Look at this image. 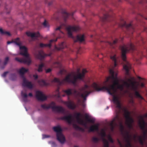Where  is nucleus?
I'll return each instance as SVG.
<instances>
[{"instance_id": "51", "label": "nucleus", "mask_w": 147, "mask_h": 147, "mask_svg": "<svg viewBox=\"0 0 147 147\" xmlns=\"http://www.w3.org/2000/svg\"><path fill=\"white\" fill-rule=\"evenodd\" d=\"M42 137L43 138H45L50 137V136L46 135H42Z\"/></svg>"}, {"instance_id": "43", "label": "nucleus", "mask_w": 147, "mask_h": 147, "mask_svg": "<svg viewBox=\"0 0 147 147\" xmlns=\"http://www.w3.org/2000/svg\"><path fill=\"white\" fill-rule=\"evenodd\" d=\"M116 91L117 89H119L121 90H122L123 89V87L122 85L120 84H119L116 87Z\"/></svg>"}, {"instance_id": "44", "label": "nucleus", "mask_w": 147, "mask_h": 147, "mask_svg": "<svg viewBox=\"0 0 147 147\" xmlns=\"http://www.w3.org/2000/svg\"><path fill=\"white\" fill-rule=\"evenodd\" d=\"M92 140L94 142L97 143L99 141V140L97 138L94 137L92 138Z\"/></svg>"}, {"instance_id": "35", "label": "nucleus", "mask_w": 147, "mask_h": 147, "mask_svg": "<svg viewBox=\"0 0 147 147\" xmlns=\"http://www.w3.org/2000/svg\"><path fill=\"white\" fill-rule=\"evenodd\" d=\"M72 91V89H68L66 90H63V91L65 93L67 96H69L73 94V92Z\"/></svg>"}, {"instance_id": "50", "label": "nucleus", "mask_w": 147, "mask_h": 147, "mask_svg": "<svg viewBox=\"0 0 147 147\" xmlns=\"http://www.w3.org/2000/svg\"><path fill=\"white\" fill-rule=\"evenodd\" d=\"M101 136L103 137H104L106 136V134L105 132L103 131L101 133Z\"/></svg>"}, {"instance_id": "3", "label": "nucleus", "mask_w": 147, "mask_h": 147, "mask_svg": "<svg viewBox=\"0 0 147 147\" xmlns=\"http://www.w3.org/2000/svg\"><path fill=\"white\" fill-rule=\"evenodd\" d=\"M12 42L14 43L20 47V54L25 57L23 58L16 57L15 59V60L21 63L29 65L31 63V61L27 53V48L25 46H21V43L20 42V38H16L14 41H8L7 43V44H9Z\"/></svg>"}, {"instance_id": "11", "label": "nucleus", "mask_w": 147, "mask_h": 147, "mask_svg": "<svg viewBox=\"0 0 147 147\" xmlns=\"http://www.w3.org/2000/svg\"><path fill=\"white\" fill-rule=\"evenodd\" d=\"M48 106L49 109L51 108L54 111L63 114H66L65 109L61 106H56L55 103L54 102H52Z\"/></svg>"}, {"instance_id": "32", "label": "nucleus", "mask_w": 147, "mask_h": 147, "mask_svg": "<svg viewBox=\"0 0 147 147\" xmlns=\"http://www.w3.org/2000/svg\"><path fill=\"white\" fill-rule=\"evenodd\" d=\"M0 33L2 35H5L8 36H11V34L9 32L3 30L1 28H0Z\"/></svg>"}, {"instance_id": "46", "label": "nucleus", "mask_w": 147, "mask_h": 147, "mask_svg": "<svg viewBox=\"0 0 147 147\" xmlns=\"http://www.w3.org/2000/svg\"><path fill=\"white\" fill-rule=\"evenodd\" d=\"M42 25L45 27H48V24L46 20H45L44 22L43 23Z\"/></svg>"}, {"instance_id": "49", "label": "nucleus", "mask_w": 147, "mask_h": 147, "mask_svg": "<svg viewBox=\"0 0 147 147\" xmlns=\"http://www.w3.org/2000/svg\"><path fill=\"white\" fill-rule=\"evenodd\" d=\"M8 73V71L5 72L3 74H2L1 76L3 77H5L6 76L7 74Z\"/></svg>"}, {"instance_id": "15", "label": "nucleus", "mask_w": 147, "mask_h": 147, "mask_svg": "<svg viewBox=\"0 0 147 147\" xmlns=\"http://www.w3.org/2000/svg\"><path fill=\"white\" fill-rule=\"evenodd\" d=\"M131 136L129 132L126 131L124 133V138L126 143V147H131V144L130 142Z\"/></svg>"}, {"instance_id": "38", "label": "nucleus", "mask_w": 147, "mask_h": 147, "mask_svg": "<svg viewBox=\"0 0 147 147\" xmlns=\"http://www.w3.org/2000/svg\"><path fill=\"white\" fill-rule=\"evenodd\" d=\"M102 141L104 143V147H109V142L106 139L103 138L102 139Z\"/></svg>"}, {"instance_id": "47", "label": "nucleus", "mask_w": 147, "mask_h": 147, "mask_svg": "<svg viewBox=\"0 0 147 147\" xmlns=\"http://www.w3.org/2000/svg\"><path fill=\"white\" fill-rule=\"evenodd\" d=\"M142 137L144 139V140L147 137V134L146 133V132L144 131L143 135Z\"/></svg>"}, {"instance_id": "28", "label": "nucleus", "mask_w": 147, "mask_h": 147, "mask_svg": "<svg viewBox=\"0 0 147 147\" xmlns=\"http://www.w3.org/2000/svg\"><path fill=\"white\" fill-rule=\"evenodd\" d=\"M121 26L122 27H125L128 30H129V29L130 28L133 29L132 26L131 24H127L124 21H123V23L121 24Z\"/></svg>"}, {"instance_id": "36", "label": "nucleus", "mask_w": 147, "mask_h": 147, "mask_svg": "<svg viewBox=\"0 0 147 147\" xmlns=\"http://www.w3.org/2000/svg\"><path fill=\"white\" fill-rule=\"evenodd\" d=\"M44 67V63H42L39 64L38 66L37 71L39 72H40L42 71L43 70V68Z\"/></svg>"}, {"instance_id": "10", "label": "nucleus", "mask_w": 147, "mask_h": 147, "mask_svg": "<svg viewBox=\"0 0 147 147\" xmlns=\"http://www.w3.org/2000/svg\"><path fill=\"white\" fill-rule=\"evenodd\" d=\"M61 28V26H59L56 29V30H58V32L59 33V35H60V37H58V38H56L55 39H52L50 40L49 43V44H45L43 43H40L39 44V47L41 48H42L44 47H48L49 48H50L51 46V43L53 42H56L57 40V39L58 38H60V37H62V36L63 35L64 33H63L60 30V29Z\"/></svg>"}, {"instance_id": "34", "label": "nucleus", "mask_w": 147, "mask_h": 147, "mask_svg": "<svg viewBox=\"0 0 147 147\" xmlns=\"http://www.w3.org/2000/svg\"><path fill=\"white\" fill-rule=\"evenodd\" d=\"M85 115L86 119L87 121L92 123H94L95 119L94 118H89L87 114H85Z\"/></svg>"}, {"instance_id": "21", "label": "nucleus", "mask_w": 147, "mask_h": 147, "mask_svg": "<svg viewBox=\"0 0 147 147\" xmlns=\"http://www.w3.org/2000/svg\"><path fill=\"white\" fill-rule=\"evenodd\" d=\"M64 103L69 109H74L76 107L75 104L71 101L65 102Z\"/></svg>"}, {"instance_id": "39", "label": "nucleus", "mask_w": 147, "mask_h": 147, "mask_svg": "<svg viewBox=\"0 0 147 147\" xmlns=\"http://www.w3.org/2000/svg\"><path fill=\"white\" fill-rule=\"evenodd\" d=\"M73 127L76 129H78L82 130V131H84V129L80 127V126H78L76 124H73Z\"/></svg>"}, {"instance_id": "61", "label": "nucleus", "mask_w": 147, "mask_h": 147, "mask_svg": "<svg viewBox=\"0 0 147 147\" xmlns=\"http://www.w3.org/2000/svg\"><path fill=\"white\" fill-rule=\"evenodd\" d=\"M52 144H55V143L54 142H53L52 143Z\"/></svg>"}, {"instance_id": "31", "label": "nucleus", "mask_w": 147, "mask_h": 147, "mask_svg": "<svg viewBox=\"0 0 147 147\" xmlns=\"http://www.w3.org/2000/svg\"><path fill=\"white\" fill-rule=\"evenodd\" d=\"M110 58L114 62V67H116L117 65L116 55H114L113 56H111Z\"/></svg>"}, {"instance_id": "14", "label": "nucleus", "mask_w": 147, "mask_h": 147, "mask_svg": "<svg viewBox=\"0 0 147 147\" xmlns=\"http://www.w3.org/2000/svg\"><path fill=\"white\" fill-rule=\"evenodd\" d=\"M34 55L35 57L37 59L40 60H42L45 57L47 56H50L51 55V54H46L44 53L43 51L42 50H40L36 52Z\"/></svg>"}, {"instance_id": "48", "label": "nucleus", "mask_w": 147, "mask_h": 147, "mask_svg": "<svg viewBox=\"0 0 147 147\" xmlns=\"http://www.w3.org/2000/svg\"><path fill=\"white\" fill-rule=\"evenodd\" d=\"M108 139L109 140L111 143H113V141L110 136H109L108 137Z\"/></svg>"}, {"instance_id": "4", "label": "nucleus", "mask_w": 147, "mask_h": 147, "mask_svg": "<svg viewBox=\"0 0 147 147\" xmlns=\"http://www.w3.org/2000/svg\"><path fill=\"white\" fill-rule=\"evenodd\" d=\"M121 51V57L122 60L125 62L123 65V67L126 71V74L129 75V70L131 69V64L126 61V54L130 50L134 51L135 50V47L133 44L130 43L127 45H123L120 46Z\"/></svg>"}, {"instance_id": "53", "label": "nucleus", "mask_w": 147, "mask_h": 147, "mask_svg": "<svg viewBox=\"0 0 147 147\" xmlns=\"http://www.w3.org/2000/svg\"><path fill=\"white\" fill-rule=\"evenodd\" d=\"M140 87L142 88H143L144 87V84L143 83H141L140 85Z\"/></svg>"}, {"instance_id": "29", "label": "nucleus", "mask_w": 147, "mask_h": 147, "mask_svg": "<svg viewBox=\"0 0 147 147\" xmlns=\"http://www.w3.org/2000/svg\"><path fill=\"white\" fill-rule=\"evenodd\" d=\"M98 125H95L91 126L89 129V131L93 132L94 131H98Z\"/></svg>"}, {"instance_id": "23", "label": "nucleus", "mask_w": 147, "mask_h": 147, "mask_svg": "<svg viewBox=\"0 0 147 147\" xmlns=\"http://www.w3.org/2000/svg\"><path fill=\"white\" fill-rule=\"evenodd\" d=\"M9 60L8 57H6L4 60L3 63L1 64L2 60L0 59V69H3L5 67L6 65L8 63Z\"/></svg>"}, {"instance_id": "58", "label": "nucleus", "mask_w": 147, "mask_h": 147, "mask_svg": "<svg viewBox=\"0 0 147 147\" xmlns=\"http://www.w3.org/2000/svg\"><path fill=\"white\" fill-rule=\"evenodd\" d=\"M144 117H147V113L146 114H144V115H142Z\"/></svg>"}, {"instance_id": "5", "label": "nucleus", "mask_w": 147, "mask_h": 147, "mask_svg": "<svg viewBox=\"0 0 147 147\" xmlns=\"http://www.w3.org/2000/svg\"><path fill=\"white\" fill-rule=\"evenodd\" d=\"M134 77L131 78V79H128L127 81H125L123 82L124 84L128 88H130L131 90L134 92V95L136 97L141 99H143V97L140 94L139 92L138 91L139 83L134 81H132V80H134Z\"/></svg>"}, {"instance_id": "9", "label": "nucleus", "mask_w": 147, "mask_h": 147, "mask_svg": "<svg viewBox=\"0 0 147 147\" xmlns=\"http://www.w3.org/2000/svg\"><path fill=\"white\" fill-rule=\"evenodd\" d=\"M124 116L126 119V123L129 129H131L133 127V123L134 122V119L131 117L130 112L126 109H124Z\"/></svg>"}, {"instance_id": "19", "label": "nucleus", "mask_w": 147, "mask_h": 147, "mask_svg": "<svg viewBox=\"0 0 147 147\" xmlns=\"http://www.w3.org/2000/svg\"><path fill=\"white\" fill-rule=\"evenodd\" d=\"M61 11L63 16L65 22L66 21L67 19L69 16H72L74 13V12H72L70 13H67L66 11L64 10H62Z\"/></svg>"}, {"instance_id": "45", "label": "nucleus", "mask_w": 147, "mask_h": 147, "mask_svg": "<svg viewBox=\"0 0 147 147\" xmlns=\"http://www.w3.org/2000/svg\"><path fill=\"white\" fill-rule=\"evenodd\" d=\"M41 107L42 108L45 109H49L48 106H47L46 105H41Z\"/></svg>"}, {"instance_id": "41", "label": "nucleus", "mask_w": 147, "mask_h": 147, "mask_svg": "<svg viewBox=\"0 0 147 147\" xmlns=\"http://www.w3.org/2000/svg\"><path fill=\"white\" fill-rule=\"evenodd\" d=\"M120 122H119L118 121H117V122L120 123V128L121 131H123L124 130V127L121 122V119L120 118Z\"/></svg>"}, {"instance_id": "37", "label": "nucleus", "mask_w": 147, "mask_h": 147, "mask_svg": "<svg viewBox=\"0 0 147 147\" xmlns=\"http://www.w3.org/2000/svg\"><path fill=\"white\" fill-rule=\"evenodd\" d=\"M39 84L41 86H46L48 85V84L44 80H41L38 81Z\"/></svg>"}, {"instance_id": "40", "label": "nucleus", "mask_w": 147, "mask_h": 147, "mask_svg": "<svg viewBox=\"0 0 147 147\" xmlns=\"http://www.w3.org/2000/svg\"><path fill=\"white\" fill-rule=\"evenodd\" d=\"M138 140L139 143L140 144L142 145L144 144V141L145 140L141 136H140L139 137Z\"/></svg>"}, {"instance_id": "12", "label": "nucleus", "mask_w": 147, "mask_h": 147, "mask_svg": "<svg viewBox=\"0 0 147 147\" xmlns=\"http://www.w3.org/2000/svg\"><path fill=\"white\" fill-rule=\"evenodd\" d=\"M139 118V124L141 129L147 134V123L145 122L144 117L142 115H140Z\"/></svg>"}, {"instance_id": "2", "label": "nucleus", "mask_w": 147, "mask_h": 147, "mask_svg": "<svg viewBox=\"0 0 147 147\" xmlns=\"http://www.w3.org/2000/svg\"><path fill=\"white\" fill-rule=\"evenodd\" d=\"M80 70L79 69H78V73L76 76L75 75L72 76L71 74H69L61 81H60L59 79L55 78L52 80L51 82L52 83H57L59 85L64 84L66 83H71L74 85H76L78 80H84L85 74L87 72L86 69H83L82 73H80L79 72Z\"/></svg>"}, {"instance_id": "54", "label": "nucleus", "mask_w": 147, "mask_h": 147, "mask_svg": "<svg viewBox=\"0 0 147 147\" xmlns=\"http://www.w3.org/2000/svg\"><path fill=\"white\" fill-rule=\"evenodd\" d=\"M33 76L35 79H37L38 78V76L37 75H33Z\"/></svg>"}, {"instance_id": "22", "label": "nucleus", "mask_w": 147, "mask_h": 147, "mask_svg": "<svg viewBox=\"0 0 147 147\" xmlns=\"http://www.w3.org/2000/svg\"><path fill=\"white\" fill-rule=\"evenodd\" d=\"M26 33L27 36L31 37L32 38L38 37L40 36V34L38 32L32 33L30 32H26Z\"/></svg>"}, {"instance_id": "55", "label": "nucleus", "mask_w": 147, "mask_h": 147, "mask_svg": "<svg viewBox=\"0 0 147 147\" xmlns=\"http://www.w3.org/2000/svg\"><path fill=\"white\" fill-rule=\"evenodd\" d=\"M118 142L119 144L120 145L121 147H123V145L121 142L119 140H118Z\"/></svg>"}, {"instance_id": "62", "label": "nucleus", "mask_w": 147, "mask_h": 147, "mask_svg": "<svg viewBox=\"0 0 147 147\" xmlns=\"http://www.w3.org/2000/svg\"><path fill=\"white\" fill-rule=\"evenodd\" d=\"M92 37H93V35H91V38H92Z\"/></svg>"}, {"instance_id": "13", "label": "nucleus", "mask_w": 147, "mask_h": 147, "mask_svg": "<svg viewBox=\"0 0 147 147\" xmlns=\"http://www.w3.org/2000/svg\"><path fill=\"white\" fill-rule=\"evenodd\" d=\"M80 28L78 26H69L66 28L67 34L69 37L73 38L72 32L77 31L79 30Z\"/></svg>"}, {"instance_id": "27", "label": "nucleus", "mask_w": 147, "mask_h": 147, "mask_svg": "<svg viewBox=\"0 0 147 147\" xmlns=\"http://www.w3.org/2000/svg\"><path fill=\"white\" fill-rule=\"evenodd\" d=\"M26 90L25 89L24 91H22L21 92V95L23 98V100L24 102H25L27 101V98L28 96L26 92Z\"/></svg>"}, {"instance_id": "18", "label": "nucleus", "mask_w": 147, "mask_h": 147, "mask_svg": "<svg viewBox=\"0 0 147 147\" xmlns=\"http://www.w3.org/2000/svg\"><path fill=\"white\" fill-rule=\"evenodd\" d=\"M36 97L38 100L44 101L47 99V97L45 96L42 92L39 91H36Z\"/></svg>"}, {"instance_id": "25", "label": "nucleus", "mask_w": 147, "mask_h": 147, "mask_svg": "<svg viewBox=\"0 0 147 147\" xmlns=\"http://www.w3.org/2000/svg\"><path fill=\"white\" fill-rule=\"evenodd\" d=\"M111 18V16L109 13H107L104 15L101 20L103 22L106 21L110 22L111 20L109 19Z\"/></svg>"}, {"instance_id": "24", "label": "nucleus", "mask_w": 147, "mask_h": 147, "mask_svg": "<svg viewBox=\"0 0 147 147\" xmlns=\"http://www.w3.org/2000/svg\"><path fill=\"white\" fill-rule=\"evenodd\" d=\"M84 41V35H78L76 36V39L74 40V42H76L78 41H79L80 42H82Z\"/></svg>"}, {"instance_id": "1", "label": "nucleus", "mask_w": 147, "mask_h": 147, "mask_svg": "<svg viewBox=\"0 0 147 147\" xmlns=\"http://www.w3.org/2000/svg\"><path fill=\"white\" fill-rule=\"evenodd\" d=\"M109 71L111 76L108 77L106 80L104 82L103 84L105 86L101 87L100 85L94 82L91 86L96 91L106 90L110 95H113V97L115 96L114 95L116 92V87L119 84L117 77V72L114 71L112 69H110ZM117 97L120 102L118 97Z\"/></svg>"}, {"instance_id": "30", "label": "nucleus", "mask_w": 147, "mask_h": 147, "mask_svg": "<svg viewBox=\"0 0 147 147\" xmlns=\"http://www.w3.org/2000/svg\"><path fill=\"white\" fill-rule=\"evenodd\" d=\"M65 47V44L64 42H62L59 47L56 46H55V49L57 51H60L64 49Z\"/></svg>"}, {"instance_id": "63", "label": "nucleus", "mask_w": 147, "mask_h": 147, "mask_svg": "<svg viewBox=\"0 0 147 147\" xmlns=\"http://www.w3.org/2000/svg\"><path fill=\"white\" fill-rule=\"evenodd\" d=\"M74 147H78L76 146H74Z\"/></svg>"}, {"instance_id": "60", "label": "nucleus", "mask_w": 147, "mask_h": 147, "mask_svg": "<svg viewBox=\"0 0 147 147\" xmlns=\"http://www.w3.org/2000/svg\"><path fill=\"white\" fill-rule=\"evenodd\" d=\"M138 78L139 79H141V78L140 77H138Z\"/></svg>"}, {"instance_id": "26", "label": "nucleus", "mask_w": 147, "mask_h": 147, "mask_svg": "<svg viewBox=\"0 0 147 147\" xmlns=\"http://www.w3.org/2000/svg\"><path fill=\"white\" fill-rule=\"evenodd\" d=\"M28 69H26L24 67H22L20 69L19 72L22 78H23L24 77H25L24 76V74L28 72Z\"/></svg>"}, {"instance_id": "17", "label": "nucleus", "mask_w": 147, "mask_h": 147, "mask_svg": "<svg viewBox=\"0 0 147 147\" xmlns=\"http://www.w3.org/2000/svg\"><path fill=\"white\" fill-rule=\"evenodd\" d=\"M22 85L23 86L26 87L30 89H32L33 87V85L32 82L28 81L25 77L23 78Z\"/></svg>"}, {"instance_id": "20", "label": "nucleus", "mask_w": 147, "mask_h": 147, "mask_svg": "<svg viewBox=\"0 0 147 147\" xmlns=\"http://www.w3.org/2000/svg\"><path fill=\"white\" fill-rule=\"evenodd\" d=\"M60 119L66 121L69 123H71L72 121V116L69 114L68 116H65L60 118Z\"/></svg>"}, {"instance_id": "64", "label": "nucleus", "mask_w": 147, "mask_h": 147, "mask_svg": "<svg viewBox=\"0 0 147 147\" xmlns=\"http://www.w3.org/2000/svg\"><path fill=\"white\" fill-rule=\"evenodd\" d=\"M108 108H109V107H107V109H108Z\"/></svg>"}, {"instance_id": "8", "label": "nucleus", "mask_w": 147, "mask_h": 147, "mask_svg": "<svg viewBox=\"0 0 147 147\" xmlns=\"http://www.w3.org/2000/svg\"><path fill=\"white\" fill-rule=\"evenodd\" d=\"M54 131L56 133L57 139L61 144L64 143L65 141L64 136L62 133V129L61 127L58 125L53 127Z\"/></svg>"}, {"instance_id": "56", "label": "nucleus", "mask_w": 147, "mask_h": 147, "mask_svg": "<svg viewBox=\"0 0 147 147\" xmlns=\"http://www.w3.org/2000/svg\"><path fill=\"white\" fill-rule=\"evenodd\" d=\"M57 92H58V97H60V94H59V88L57 89Z\"/></svg>"}, {"instance_id": "59", "label": "nucleus", "mask_w": 147, "mask_h": 147, "mask_svg": "<svg viewBox=\"0 0 147 147\" xmlns=\"http://www.w3.org/2000/svg\"><path fill=\"white\" fill-rule=\"evenodd\" d=\"M52 4V2L51 1V2H49V3L48 5H51V4Z\"/></svg>"}, {"instance_id": "52", "label": "nucleus", "mask_w": 147, "mask_h": 147, "mask_svg": "<svg viewBox=\"0 0 147 147\" xmlns=\"http://www.w3.org/2000/svg\"><path fill=\"white\" fill-rule=\"evenodd\" d=\"M51 71V69L50 68H49L46 70V72L47 73H48L50 72Z\"/></svg>"}, {"instance_id": "6", "label": "nucleus", "mask_w": 147, "mask_h": 147, "mask_svg": "<svg viewBox=\"0 0 147 147\" xmlns=\"http://www.w3.org/2000/svg\"><path fill=\"white\" fill-rule=\"evenodd\" d=\"M113 102L116 105V108L118 109L116 111V115L113 120L111 121L110 125L112 131H113L114 129L115 126L117 125V121L120 122V117L119 114L121 113V102L119 101L118 98L116 96H114L113 98Z\"/></svg>"}, {"instance_id": "16", "label": "nucleus", "mask_w": 147, "mask_h": 147, "mask_svg": "<svg viewBox=\"0 0 147 147\" xmlns=\"http://www.w3.org/2000/svg\"><path fill=\"white\" fill-rule=\"evenodd\" d=\"M75 116L76 117L78 122L82 125H84L85 127H86V123L80 117L82 116V115L81 113H76L75 115Z\"/></svg>"}, {"instance_id": "57", "label": "nucleus", "mask_w": 147, "mask_h": 147, "mask_svg": "<svg viewBox=\"0 0 147 147\" xmlns=\"http://www.w3.org/2000/svg\"><path fill=\"white\" fill-rule=\"evenodd\" d=\"M28 95L30 97H32L33 96L32 94L31 93H29Z\"/></svg>"}, {"instance_id": "42", "label": "nucleus", "mask_w": 147, "mask_h": 147, "mask_svg": "<svg viewBox=\"0 0 147 147\" xmlns=\"http://www.w3.org/2000/svg\"><path fill=\"white\" fill-rule=\"evenodd\" d=\"M16 77L15 73L12 74H11L10 79L12 80H14L16 79Z\"/></svg>"}, {"instance_id": "7", "label": "nucleus", "mask_w": 147, "mask_h": 147, "mask_svg": "<svg viewBox=\"0 0 147 147\" xmlns=\"http://www.w3.org/2000/svg\"><path fill=\"white\" fill-rule=\"evenodd\" d=\"M80 90L83 93H81L76 90H74L73 94H75L77 97L83 98L84 100L86 99V97L92 92L90 86L86 84H85L84 87L80 89Z\"/></svg>"}, {"instance_id": "33", "label": "nucleus", "mask_w": 147, "mask_h": 147, "mask_svg": "<svg viewBox=\"0 0 147 147\" xmlns=\"http://www.w3.org/2000/svg\"><path fill=\"white\" fill-rule=\"evenodd\" d=\"M118 42V40L117 39H116L115 40H114L112 42H111L109 41H107V43L110 46L112 47L113 48H114V45H115Z\"/></svg>"}]
</instances>
